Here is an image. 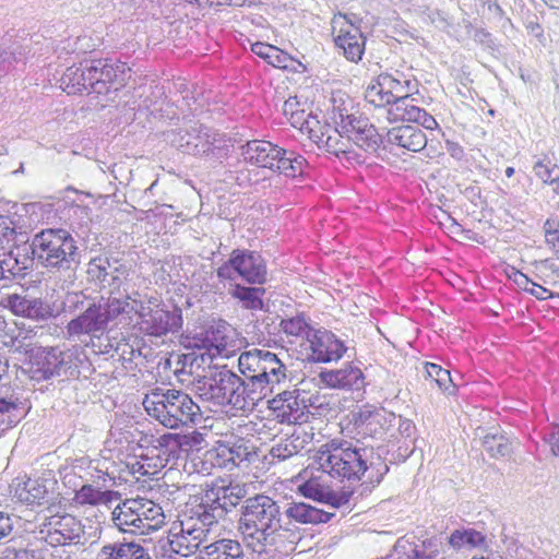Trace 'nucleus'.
<instances>
[{"mask_svg": "<svg viewBox=\"0 0 559 559\" xmlns=\"http://www.w3.org/2000/svg\"><path fill=\"white\" fill-rule=\"evenodd\" d=\"M238 531L246 545L263 559L285 558L300 540L298 532L283 527L280 502L262 493L243 501Z\"/></svg>", "mask_w": 559, "mask_h": 559, "instance_id": "1", "label": "nucleus"}, {"mask_svg": "<svg viewBox=\"0 0 559 559\" xmlns=\"http://www.w3.org/2000/svg\"><path fill=\"white\" fill-rule=\"evenodd\" d=\"M318 468L333 478L348 481H365L372 486L380 484L389 467L372 445L359 440L332 439L316 452Z\"/></svg>", "mask_w": 559, "mask_h": 559, "instance_id": "2", "label": "nucleus"}, {"mask_svg": "<svg viewBox=\"0 0 559 559\" xmlns=\"http://www.w3.org/2000/svg\"><path fill=\"white\" fill-rule=\"evenodd\" d=\"M238 368L242 377L230 397L229 407L251 412L260 401L273 393L274 386L287 379V369L273 353L253 348L240 354Z\"/></svg>", "mask_w": 559, "mask_h": 559, "instance_id": "3", "label": "nucleus"}, {"mask_svg": "<svg viewBox=\"0 0 559 559\" xmlns=\"http://www.w3.org/2000/svg\"><path fill=\"white\" fill-rule=\"evenodd\" d=\"M34 259L60 281L72 285L81 264V250L76 240L66 229L48 228L34 236L32 243Z\"/></svg>", "mask_w": 559, "mask_h": 559, "instance_id": "4", "label": "nucleus"}, {"mask_svg": "<svg viewBox=\"0 0 559 559\" xmlns=\"http://www.w3.org/2000/svg\"><path fill=\"white\" fill-rule=\"evenodd\" d=\"M148 416L168 429L190 427L201 418L200 406L180 390L156 388L143 399Z\"/></svg>", "mask_w": 559, "mask_h": 559, "instance_id": "5", "label": "nucleus"}, {"mask_svg": "<svg viewBox=\"0 0 559 559\" xmlns=\"http://www.w3.org/2000/svg\"><path fill=\"white\" fill-rule=\"evenodd\" d=\"M162 507L145 498L124 499L111 512V521L120 532L148 535L165 524Z\"/></svg>", "mask_w": 559, "mask_h": 559, "instance_id": "6", "label": "nucleus"}, {"mask_svg": "<svg viewBox=\"0 0 559 559\" xmlns=\"http://www.w3.org/2000/svg\"><path fill=\"white\" fill-rule=\"evenodd\" d=\"M240 151L247 164L269 168L290 178L301 176L307 164L301 155L281 148L269 141H248L241 145Z\"/></svg>", "mask_w": 559, "mask_h": 559, "instance_id": "7", "label": "nucleus"}, {"mask_svg": "<svg viewBox=\"0 0 559 559\" xmlns=\"http://www.w3.org/2000/svg\"><path fill=\"white\" fill-rule=\"evenodd\" d=\"M194 504L179 515L168 535L170 549L183 557L195 554L206 543L214 525Z\"/></svg>", "mask_w": 559, "mask_h": 559, "instance_id": "8", "label": "nucleus"}, {"mask_svg": "<svg viewBox=\"0 0 559 559\" xmlns=\"http://www.w3.org/2000/svg\"><path fill=\"white\" fill-rule=\"evenodd\" d=\"M217 277L222 281L240 277L248 284L263 285L267 281V269L260 253L235 249L228 260L217 269Z\"/></svg>", "mask_w": 559, "mask_h": 559, "instance_id": "9", "label": "nucleus"}, {"mask_svg": "<svg viewBox=\"0 0 559 559\" xmlns=\"http://www.w3.org/2000/svg\"><path fill=\"white\" fill-rule=\"evenodd\" d=\"M35 534L37 539L52 547L84 543V527L81 521L69 513L45 518Z\"/></svg>", "mask_w": 559, "mask_h": 559, "instance_id": "10", "label": "nucleus"}, {"mask_svg": "<svg viewBox=\"0 0 559 559\" xmlns=\"http://www.w3.org/2000/svg\"><path fill=\"white\" fill-rule=\"evenodd\" d=\"M179 150L190 155H213L222 157L224 152L223 135L216 130L203 124H194L180 131L173 141Z\"/></svg>", "mask_w": 559, "mask_h": 559, "instance_id": "11", "label": "nucleus"}, {"mask_svg": "<svg viewBox=\"0 0 559 559\" xmlns=\"http://www.w3.org/2000/svg\"><path fill=\"white\" fill-rule=\"evenodd\" d=\"M245 493V489L238 485L212 487L202 493L194 506L215 525L239 504Z\"/></svg>", "mask_w": 559, "mask_h": 559, "instance_id": "12", "label": "nucleus"}, {"mask_svg": "<svg viewBox=\"0 0 559 559\" xmlns=\"http://www.w3.org/2000/svg\"><path fill=\"white\" fill-rule=\"evenodd\" d=\"M131 272V264L103 255L93 258L87 266L88 276L111 295L119 294Z\"/></svg>", "mask_w": 559, "mask_h": 559, "instance_id": "13", "label": "nucleus"}, {"mask_svg": "<svg viewBox=\"0 0 559 559\" xmlns=\"http://www.w3.org/2000/svg\"><path fill=\"white\" fill-rule=\"evenodd\" d=\"M138 317L140 330L152 336L160 337L168 333H177L182 326L180 310L151 309L143 301L140 302Z\"/></svg>", "mask_w": 559, "mask_h": 559, "instance_id": "14", "label": "nucleus"}, {"mask_svg": "<svg viewBox=\"0 0 559 559\" xmlns=\"http://www.w3.org/2000/svg\"><path fill=\"white\" fill-rule=\"evenodd\" d=\"M93 93L108 94L122 88L131 78V68L124 62L94 59Z\"/></svg>", "mask_w": 559, "mask_h": 559, "instance_id": "15", "label": "nucleus"}, {"mask_svg": "<svg viewBox=\"0 0 559 559\" xmlns=\"http://www.w3.org/2000/svg\"><path fill=\"white\" fill-rule=\"evenodd\" d=\"M238 374L225 366L214 368L204 376L201 396L217 406H229L230 397L238 383Z\"/></svg>", "mask_w": 559, "mask_h": 559, "instance_id": "16", "label": "nucleus"}, {"mask_svg": "<svg viewBox=\"0 0 559 559\" xmlns=\"http://www.w3.org/2000/svg\"><path fill=\"white\" fill-rule=\"evenodd\" d=\"M105 462L100 460H91L82 456L72 461L71 465L67 468L69 472L64 474V481L72 483V476L79 477L83 484H95L99 488H108L115 484V476H112Z\"/></svg>", "mask_w": 559, "mask_h": 559, "instance_id": "17", "label": "nucleus"}, {"mask_svg": "<svg viewBox=\"0 0 559 559\" xmlns=\"http://www.w3.org/2000/svg\"><path fill=\"white\" fill-rule=\"evenodd\" d=\"M441 548L442 543L437 537L420 540L414 535H405L395 542L389 559H436Z\"/></svg>", "mask_w": 559, "mask_h": 559, "instance_id": "18", "label": "nucleus"}, {"mask_svg": "<svg viewBox=\"0 0 559 559\" xmlns=\"http://www.w3.org/2000/svg\"><path fill=\"white\" fill-rule=\"evenodd\" d=\"M310 357L317 362H331L340 360L347 350L344 343L332 332L323 329L313 330L308 334Z\"/></svg>", "mask_w": 559, "mask_h": 559, "instance_id": "19", "label": "nucleus"}, {"mask_svg": "<svg viewBox=\"0 0 559 559\" xmlns=\"http://www.w3.org/2000/svg\"><path fill=\"white\" fill-rule=\"evenodd\" d=\"M64 362L66 353L58 347L39 348L32 356L28 372L33 380H49L60 376Z\"/></svg>", "mask_w": 559, "mask_h": 559, "instance_id": "20", "label": "nucleus"}, {"mask_svg": "<svg viewBox=\"0 0 559 559\" xmlns=\"http://www.w3.org/2000/svg\"><path fill=\"white\" fill-rule=\"evenodd\" d=\"M107 325L100 306L93 302L80 316L70 320L66 330L69 338L83 334L98 336L106 331Z\"/></svg>", "mask_w": 559, "mask_h": 559, "instance_id": "21", "label": "nucleus"}, {"mask_svg": "<svg viewBox=\"0 0 559 559\" xmlns=\"http://www.w3.org/2000/svg\"><path fill=\"white\" fill-rule=\"evenodd\" d=\"M227 329L228 326L225 323L218 324L217 326H210L193 335L189 341V346L200 350L204 349L205 353L201 354L202 359L204 355H207L210 358L221 355L226 356L228 345Z\"/></svg>", "mask_w": 559, "mask_h": 559, "instance_id": "22", "label": "nucleus"}, {"mask_svg": "<svg viewBox=\"0 0 559 559\" xmlns=\"http://www.w3.org/2000/svg\"><path fill=\"white\" fill-rule=\"evenodd\" d=\"M347 138L366 152L374 153L382 143V136L367 118L356 116L342 129Z\"/></svg>", "mask_w": 559, "mask_h": 559, "instance_id": "23", "label": "nucleus"}, {"mask_svg": "<svg viewBox=\"0 0 559 559\" xmlns=\"http://www.w3.org/2000/svg\"><path fill=\"white\" fill-rule=\"evenodd\" d=\"M1 304L21 317L35 320H46L52 317V308L40 298H27L17 294H9L1 299Z\"/></svg>", "mask_w": 559, "mask_h": 559, "instance_id": "24", "label": "nucleus"}, {"mask_svg": "<svg viewBox=\"0 0 559 559\" xmlns=\"http://www.w3.org/2000/svg\"><path fill=\"white\" fill-rule=\"evenodd\" d=\"M94 59H84L79 64L69 67L61 78V86L68 94L93 93Z\"/></svg>", "mask_w": 559, "mask_h": 559, "instance_id": "25", "label": "nucleus"}, {"mask_svg": "<svg viewBox=\"0 0 559 559\" xmlns=\"http://www.w3.org/2000/svg\"><path fill=\"white\" fill-rule=\"evenodd\" d=\"M313 436L312 431H308L305 427L298 426L294 428L290 435L282 438L271 448L270 455L273 460L276 459L280 462L293 457L312 442Z\"/></svg>", "mask_w": 559, "mask_h": 559, "instance_id": "26", "label": "nucleus"}, {"mask_svg": "<svg viewBox=\"0 0 559 559\" xmlns=\"http://www.w3.org/2000/svg\"><path fill=\"white\" fill-rule=\"evenodd\" d=\"M344 131L337 126L332 127L328 123H321L320 128L312 134L311 141L319 148H324L328 153L337 157L349 158V139L343 135Z\"/></svg>", "mask_w": 559, "mask_h": 559, "instance_id": "27", "label": "nucleus"}, {"mask_svg": "<svg viewBox=\"0 0 559 559\" xmlns=\"http://www.w3.org/2000/svg\"><path fill=\"white\" fill-rule=\"evenodd\" d=\"M388 144L408 152H420L427 145V136L419 128L411 124L394 127L386 132Z\"/></svg>", "mask_w": 559, "mask_h": 559, "instance_id": "28", "label": "nucleus"}, {"mask_svg": "<svg viewBox=\"0 0 559 559\" xmlns=\"http://www.w3.org/2000/svg\"><path fill=\"white\" fill-rule=\"evenodd\" d=\"M320 379L323 384L331 389L360 390L365 385V377L360 368L346 365L336 370L322 371Z\"/></svg>", "mask_w": 559, "mask_h": 559, "instance_id": "29", "label": "nucleus"}, {"mask_svg": "<svg viewBox=\"0 0 559 559\" xmlns=\"http://www.w3.org/2000/svg\"><path fill=\"white\" fill-rule=\"evenodd\" d=\"M116 295L117 294L111 295V293H109L107 300L104 304H98L105 316L107 324L114 320H119V323H122L131 318V313H135L138 316L141 300L132 298L129 294L124 296Z\"/></svg>", "mask_w": 559, "mask_h": 559, "instance_id": "30", "label": "nucleus"}, {"mask_svg": "<svg viewBox=\"0 0 559 559\" xmlns=\"http://www.w3.org/2000/svg\"><path fill=\"white\" fill-rule=\"evenodd\" d=\"M53 483L45 478H28L14 488V497L25 504H41L49 500Z\"/></svg>", "mask_w": 559, "mask_h": 559, "instance_id": "31", "label": "nucleus"}, {"mask_svg": "<svg viewBox=\"0 0 559 559\" xmlns=\"http://www.w3.org/2000/svg\"><path fill=\"white\" fill-rule=\"evenodd\" d=\"M335 46L343 51L345 58L352 62L361 60L365 52L366 40L362 33L355 26L341 28L334 39Z\"/></svg>", "mask_w": 559, "mask_h": 559, "instance_id": "32", "label": "nucleus"}, {"mask_svg": "<svg viewBox=\"0 0 559 559\" xmlns=\"http://www.w3.org/2000/svg\"><path fill=\"white\" fill-rule=\"evenodd\" d=\"M96 559H152L148 550L135 542H114L104 545Z\"/></svg>", "mask_w": 559, "mask_h": 559, "instance_id": "33", "label": "nucleus"}, {"mask_svg": "<svg viewBox=\"0 0 559 559\" xmlns=\"http://www.w3.org/2000/svg\"><path fill=\"white\" fill-rule=\"evenodd\" d=\"M284 513L289 520L312 525L328 523L334 516L332 512L323 511L305 502L286 503Z\"/></svg>", "mask_w": 559, "mask_h": 559, "instance_id": "34", "label": "nucleus"}, {"mask_svg": "<svg viewBox=\"0 0 559 559\" xmlns=\"http://www.w3.org/2000/svg\"><path fill=\"white\" fill-rule=\"evenodd\" d=\"M194 559H246V555L238 540L222 538L206 545Z\"/></svg>", "mask_w": 559, "mask_h": 559, "instance_id": "35", "label": "nucleus"}, {"mask_svg": "<svg viewBox=\"0 0 559 559\" xmlns=\"http://www.w3.org/2000/svg\"><path fill=\"white\" fill-rule=\"evenodd\" d=\"M383 416L379 411L369 408L359 409L353 413V423L357 435L362 437H374L382 432Z\"/></svg>", "mask_w": 559, "mask_h": 559, "instance_id": "36", "label": "nucleus"}, {"mask_svg": "<svg viewBox=\"0 0 559 559\" xmlns=\"http://www.w3.org/2000/svg\"><path fill=\"white\" fill-rule=\"evenodd\" d=\"M331 103V118L336 126L341 129L347 124V121H352L357 115L354 111L353 99L344 92H333L330 98Z\"/></svg>", "mask_w": 559, "mask_h": 559, "instance_id": "37", "label": "nucleus"}, {"mask_svg": "<svg viewBox=\"0 0 559 559\" xmlns=\"http://www.w3.org/2000/svg\"><path fill=\"white\" fill-rule=\"evenodd\" d=\"M95 484H82L80 489L75 490L74 502L80 506L106 504L119 496L117 491L102 490L103 488H95Z\"/></svg>", "mask_w": 559, "mask_h": 559, "instance_id": "38", "label": "nucleus"}, {"mask_svg": "<svg viewBox=\"0 0 559 559\" xmlns=\"http://www.w3.org/2000/svg\"><path fill=\"white\" fill-rule=\"evenodd\" d=\"M270 409L275 413L276 418L282 424L300 426L307 419L306 405L304 401H299L298 396L289 400L286 404L281 402V406H270Z\"/></svg>", "mask_w": 559, "mask_h": 559, "instance_id": "39", "label": "nucleus"}, {"mask_svg": "<svg viewBox=\"0 0 559 559\" xmlns=\"http://www.w3.org/2000/svg\"><path fill=\"white\" fill-rule=\"evenodd\" d=\"M419 112V107L415 104V98L411 93L402 98L394 99V103L386 108V118L390 122L409 121L413 122L416 115Z\"/></svg>", "mask_w": 559, "mask_h": 559, "instance_id": "40", "label": "nucleus"}, {"mask_svg": "<svg viewBox=\"0 0 559 559\" xmlns=\"http://www.w3.org/2000/svg\"><path fill=\"white\" fill-rule=\"evenodd\" d=\"M265 289L262 287H248L235 284L229 294L238 299L245 309L261 310L263 308L262 296Z\"/></svg>", "mask_w": 559, "mask_h": 559, "instance_id": "41", "label": "nucleus"}, {"mask_svg": "<svg viewBox=\"0 0 559 559\" xmlns=\"http://www.w3.org/2000/svg\"><path fill=\"white\" fill-rule=\"evenodd\" d=\"M379 75L393 99L406 96L416 87V84L411 79H407L399 71H395V73H381Z\"/></svg>", "mask_w": 559, "mask_h": 559, "instance_id": "42", "label": "nucleus"}, {"mask_svg": "<svg viewBox=\"0 0 559 559\" xmlns=\"http://www.w3.org/2000/svg\"><path fill=\"white\" fill-rule=\"evenodd\" d=\"M298 490L306 498H310L317 501H326L334 508L340 507L344 502L342 501V498H338L336 495L328 491L314 479L305 481L298 487Z\"/></svg>", "mask_w": 559, "mask_h": 559, "instance_id": "43", "label": "nucleus"}, {"mask_svg": "<svg viewBox=\"0 0 559 559\" xmlns=\"http://www.w3.org/2000/svg\"><path fill=\"white\" fill-rule=\"evenodd\" d=\"M17 399L0 397V437L20 420Z\"/></svg>", "mask_w": 559, "mask_h": 559, "instance_id": "44", "label": "nucleus"}, {"mask_svg": "<svg viewBox=\"0 0 559 559\" xmlns=\"http://www.w3.org/2000/svg\"><path fill=\"white\" fill-rule=\"evenodd\" d=\"M483 445L495 459L507 457L512 453V442L504 435L488 433L484 437Z\"/></svg>", "mask_w": 559, "mask_h": 559, "instance_id": "45", "label": "nucleus"}, {"mask_svg": "<svg viewBox=\"0 0 559 559\" xmlns=\"http://www.w3.org/2000/svg\"><path fill=\"white\" fill-rule=\"evenodd\" d=\"M365 98L368 103L376 107H389L391 103H394L393 97L389 94V91L384 87V84L378 75L365 91Z\"/></svg>", "mask_w": 559, "mask_h": 559, "instance_id": "46", "label": "nucleus"}, {"mask_svg": "<svg viewBox=\"0 0 559 559\" xmlns=\"http://www.w3.org/2000/svg\"><path fill=\"white\" fill-rule=\"evenodd\" d=\"M183 437L179 433L167 432L156 439L154 449L164 456L178 459Z\"/></svg>", "mask_w": 559, "mask_h": 559, "instance_id": "47", "label": "nucleus"}, {"mask_svg": "<svg viewBox=\"0 0 559 559\" xmlns=\"http://www.w3.org/2000/svg\"><path fill=\"white\" fill-rule=\"evenodd\" d=\"M427 376L433 381L440 390L448 394H453L455 384L449 370L443 369L441 366L432 362L425 365Z\"/></svg>", "mask_w": 559, "mask_h": 559, "instance_id": "48", "label": "nucleus"}, {"mask_svg": "<svg viewBox=\"0 0 559 559\" xmlns=\"http://www.w3.org/2000/svg\"><path fill=\"white\" fill-rule=\"evenodd\" d=\"M265 61L274 68L284 70L298 71V67L305 69V66L301 62L273 45L271 46L269 53H266Z\"/></svg>", "mask_w": 559, "mask_h": 559, "instance_id": "49", "label": "nucleus"}, {"mask_svg": "<svg viewBox=\"0 0 559 559\" xmlns=\"http://www.w3.org/2000/svg\"><path fill=\"white\" fill-rule=\"evenodd\" d=\"M484 540V535L475 530H456L449 537V543L454 548L480 546Z\"/></svg>", "mask_w": 559, "mask_h": 559, "instance_id": "50", "label": "nucleus"}, {"mask_svg": "<svg viewBox=\"0 0 559 559\" xmlns=\"http://www.w3.org/2000/svg\"><path fill=\"white\" fill-rule=\"evenodd\" d=\"M281 329L287 336L306 337L312 333V329L304 316H296L281 321Z\"/></svg>", "mask_w": 559, "mask_h": 559, "instance_id": "51", "label": "nucleus"}, {"mask_svg": "<svg viewBox=\"0 0 559 559\" xmlns=\"http://www.w3.org/2000/svg\"><path fill=\"white\" fill-rule=\"evenodd\" d=\"M288 119L294 128L299 129L301 132H307L310 140L321 124L317 117L306 114L305 110L292 111V116Z\"/></svg>", "mask_w": 559, "mask_h": 559, "instance_id": "52", "label": "nucleus"}, {"mask_svg": "<svg viewBox=\"0 0 559 559\" xmlns=\"http://www.w3.org/2000/svg\"><path fill=\"white\" fill-rule=\"evenodd\" d=\"M534 174L544 183H554L559 180V168L556 164L551 163L548 157H544L535 163L533 167Z\"/></svg>", "mask_w": 559, "mask_h": 559, "instance_id": "53", "label": "nucleus"}, {"mask_svg": "<svg viewBox=\"0 0 559 559\" xmlns=\"http://www.w3.org/2000/svg\"><path fill=\"white\" fill-rule=\"evenodd\" d=\"M0 269L4 271V275L10 278V276H16L22 274V267L17 265V255L10 251L0 259Z\"/></svg>", "mask_w": 559, "mask_h": 559, "instance_id": "54", "label": "nucleus"}, {"mask_svg": "<svg viewBox=\"0 0 559 559\" xmlns=\"http://www.w3.org/2000/svg\"><path fill=\"white\" fill-rule=\"evenodd\" d=\"M1 559H38L34 551L7 547Z\"/></svg>", "mask_w": 559, "mask_h": 559, "instance_id": "55", "label": "nucleus"}, {"mask_svg": "<svg viewBox=\"0 0 559 559\" xmlns=\"http://www.w3.org/2000/svg\"><path fill=\"white\" fill-rule=\"evenodd\" d=\"M413 122L424 127L427 130H435L438 128L437 120L423 108H419V112L415 116Z\"/></svg>", "mask_w": 559, "mask_h": 559, "instance_id": "56", "label": "nucleus"}, {"mask_svg": "<svg viewBox=\"0 0 559 559\" xmlns=\"http://www.w3.org/2000/svg\"><path fill=\"white\" fill-rule=\"evenodd\" d=\"M229 453L228 461L233 463V465H239L242 461L248 459L250 452L246 447L242 445H234L231 448L226 449Z\"/></svg>", "mask_w": 559, "mask_h": 559, "instance_id": "57", "label": "nucleus"}, {"mask_svg": "<svg viewBox=\"0 0 559 559\" xmlns=\"http://www.w3.org/2000/svg\"><path fill=\"white\" fill-rule=\"evenodd\" d=\"M85 296L82 293H70L64 300L66 309L70 312L75 311L83 306Z\"/></svg>", "mask_w": 559, "mask_h": 559, "instance_id": "58", "label": "nucleus"}, {"mask_svg": "<svg viewBox=\"0 0 559 559\" xmlns=\"http://www.w3.org/2000/svg\"><path fill=\"white\" fill-rule=\"evenodd\" d=\"M13 531V520L12 518L0 511V542L11 535Z\"/></svg>", "mask_w": 559, "mask_h": 559, "instance_id": "59", "label": "nucleus"}, {"mask_svg": "<svg viewBox=\"0 0 559 559\" xmlns=\"http://www.w3.org/2000/svg\"><path fill=\"white\" fill-rule=\"evenodd\" d=\"M546 442L549 443L551 453L559 456V426L555 425L551 430L545 436Z\"/></svg>", "mask_w": 559, "mask_h": 559, "instance_id": "60", "label": "nucleus"}, {"mask_svg": "<svg viewBox=\"0 0 559 559\" xmlns=\"http://www.w3.org/2000/svg\"><path fill=\"white\" fill-rule=\"evenodd\" d=\"M531 288H528L527 292H530L534 297H536L537 299L539 300H546L548 298H554V297H558V294H555L552 292H550L549 289L536 284V283H531Z\"/></svg>", "mask_w": 559, "mask_h": 559, "instance_id": "61", "label": "nucleus"}, {"mask_svg": "<svg viewBox=\"0 0 559 559\" xmlns=\"http://www.w3.org/2000/svg\"><path fill=\"white\" fill-rule=\"evenodd\" d=\"M154 457H143L141 462H138L136 472L143 476H155L157 475V469L153 467Z\"/></svg>", "mask_w": 559, "mask_h": 559, "instance_id": "62", "label": "nucleus"}, {"mask_svg": "<svg viewBox=\"0 0 559 559\" xmlns=\"http://www.w3.org/2000/svg\"><path fill=\"white\" fill-rule=\"evenodd\" d=\"M296 396H299V393L297 390L280 392L275 395V397H273L271 401H269V407L270 406H281V402H283V404H286L289 400H293Z\"/></svg>", "mask_w": 559, "mask_h": 559, "instance_id": "63", "label": "nucleus"}, {"mask_svg": "<svg viewBox=\"0 0 559 559\" xmlns=\"http://www.w3.org/2000/svg\"><path fill=\"white\" fill-rule=\"evenodd\" d=\"M508 276L521 288L524 290H528V285H531L532 281L522 272L512 267L511 273Z\"/></svg>", "mask_w": 559, "mask_h": 559, "instance_id": "64", "label": "nucleus"}]
</instances>
